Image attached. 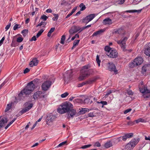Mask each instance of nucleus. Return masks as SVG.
<instances>
[{
    "label": "nucleus",
    "mask_w": 150,
    "mask_h": 150,
    "mask_svg": "<svg viewBox=\"0 0 150 150\" xmlns=\"http://www.w3.org/2000/svg\"><path fill=\"white\" fill-rule=\"evenodd\" d=\"M73 107V105L70 103L66 102L60 105L57 109V111L59 113L63 114L69 112Z\"/></svg>",
    "instance_id": "nucleus-1"
},
{
    "label": "nucleus",
    "mask_w": 150,
    "mask_h": 150,
    "mask_svg": "<svg viewBox=\"0 0 150 150\" xmlns=\"http://www.w3.org/2000/svg\"><path fill=\"white\" fill-rule=\"evenodd\" d=\"M35 88L33 81H31L28 83L26 87L22 90L19 94L20 96L30 94L34 90Z\"/></svg>",
    "instance_id": "nucleus-2"
},
{
    "label": "nucleus",
    "mask_w": 150,
    "mask_h": 150,
    "mask_svg": "<svg viewBox=\"0 0 150 150\" xmlns=\"http://www.w3.org/2000/svg\"><path fill=\"white\" fill-rule=\"evenodd\" d=\"M104 49L106 52V54L110 57L115 58L117 57L118 53L115 49L110 48L109 46H106L105 47Z\"/></svg>",
    "instance_id": "nucleus-3"
},
{
    "label": "nucleus",
    "mask_w": 150,
    "mask_h": 150,
    "mask_svg": "<svg viewBox=\"0 0 150 150\" xmlns=\"http://www.w3.org/2000/svg\"><path fill=\"white\" fill-rule=\"evenodd\" d=\"M90 67L89 65H86L83 66L81 71V74L79 77L80 80H82L84 79L87 76L90 74L89 71L88 69Z\"/></svg>",
    "instance_id": "nucleus-4"
},
{
    "label": "nucleus",
    "mask_w": 150,
    "mask_h": 150,
    "mask_svg": "<svg viewBox=\"0 0 150 150\" xmlns=\"http://www.w3.org/2000/svg\"><path fill=\"white\" fill-rule=\"evenodd\" d=\"M47 96V94L45 92L41 91H39L34 93L33 96V98L35 100L40 99L43 100L46 98Z\"/></svg>",
    "instance_id": "nucleus-5"
},
{
    "label": "nucleus",
    "mask_w": 150,
    "mask_h": 150,
    "mask_svg": "<svg viewBox=\"0 0 150 150\" xmlns=\"http://www.w3.org/2000/svg\"><path fill=\"white\" fill-rule=\"evenodd\" d=\"M143 60L142 57H138L135 58L133 61L129 64V66L133 68L136 66H138L141 64L143 62Z\"/></svg>",
    "instance_id": "nucleus-6"
},
{
    "label": "nucleus",
    "mask_w": 150,
    "mask_h": 150,
    "mask_svg": "<svg viewBox=\"0 0 150 150\" xmlns=\"http://www.w3.org/2000/svg\"><path fill=\"white\" fill-rule=\"evenodd\" d=\"M139 140L138 139H132L131 141L127 144L125 146V148L127 150L132 149L135 145L138 143Z\"/></svg>",
    "instance_id": "nucleus-7"
},
{
    "label": "nucleus",
    "mask_w": 150,
    "mask_h": 150,
    "mask_svg": "<svg viewBox=\"0 0 150 150\" xmlns=\"http://www.w3.org/2000/svg\"><path fill=\"white\" fill-rule=\"evenodd\" d=\"M140 92L144 94V98H148L150 96V90H148L146 87L144 86L142 88L139 87Z\"/></svg>",
    "instance_id": "nucleus-8"
},
{
    "label": "nucleus",
    "mask_w": 150,
    "mask_h": 150,
    "mask_svg": "<svg viewBox=\"0 0 150 150\" xmlns=\"http://www.w3.org/2000/svg\"><path fill=\"white\" fill-rule=\"evenodd\" d=\"M127 40V37H124L121 40L117 41V44L120 45L122 50L124 51H126V42Z\"/></svg>",
    "instance_id": "nucleus-9"
},
{
    "label": "nucleus",
    "mask_w": 150,
    "mask_h": 150,
    "mask_svg": "<svg viewBox=\"0 0 150 150\" xmlns=\"http://www.w3.org/2000/svg\"><path fill=\"white\" fill-rule=\"evenodd\" d=\"M52 84L51 82L50 81H46L42 84L41 88L42 90L46 91L50 88Z\"/></svg>",
    "instance_id": "nucleus-10"
},
{
    "label": "nucleus",
    "mask_w": 150,
    "mask_h": 150,
    "mask_svg": "<svg viewBox=\"0 0 150 150\" xmlns=\"http://www.w3.org/2000/svg\"><path fill=\"white\" fill-rule=\"evenodd\" d=\"M96 16V15L95 14H90L84 18L83 19V21L84 23H87L92 20Z\"/></svg>",
    "instance_id": "nucleus-11"
},
{
    "label": "nucleus",
    "mask_w": 150,
    "mask_h": 150,
    "mask_svg": "<svg viewBox=\"0 0 150 150\" xmlns=\"http://www.w3.org/2000/svg\"><path fill=\"white\" fill-rule=\"evenodd\" d=\"M107 66L108 69L110 71H113L115 74L117 73V70L116 69L115 64L112 62H108Z\"/></svg>",
    "instance_id": "nucleus-12"
},
{
    "label": "nucleus",
    "mask_w": 150,
    "mask_h": 150,
    "mask_svg": "<svg viewBox=\"0 0 150 150\" xmlns=\"http://www.w3.org/2000/svg\"><path fill=\"white\" fill-rule=\"evenodd\" d=\"M8 121V120L6 116H0V128L3 127Z\"/></svg>",
    "instance_id": "nucleus-13"
},
{
    "label": "nucleus",
    "mask_w": 150,
    "mask_h": 150,
    "mask_svg": "<svg viewBox=\"0 0 150 150\" xmlns=\"http://www.w3.org/2000/svg\"><path fill=\"white\" fill-rule=\"evenodd\" d=\"M25 106L26 107L21 111V114L29 111L32 107L33 104L32 103H26L25 104Z\"/></svg>",
    "instance_id": "nucleus-14"
},
{
    "label": "nucleus",
    "mask_w": 150,
    "mask_h": 150,
    "mask_svg": "<svg viewBox=\"0 0 150 150\" xmlns=\"http://www.w3.org/2000/svg\"><path fill=\"white\" fill-rule=\"evenodd\" d=\"M144 53L146 56L150 57V43L145 45Z\"/></svg>",
    "instance_id": "nucleus-15"
},
{
    "label": "nucleus",
    "mask_w": 150,
    "mask_h": 150,
    "mask_svg": "<svg viewBox=\"0 0 150 150\" xmlns=\"http://www.w3.org/2000/svg\"><path fill=\"white\" fill-rule=\"evenodd\" d=\"M55 117L53 115H50L47 116V119L46 121L47 124L49 125H52V122L54 119Z\"/></svg>",
    "instance_id": "nucleus-16"
},
{
    "label": "nucleus",
    "mask_w": 150,
    "mask_h": 150,
    "mask_svg": "<svg viewBox=\"0 0 150 150\" xmlns=\"http://www.w3.org/2000/svg\"><path fill=\"white\" fill-rule=\"evenodd\" d=\"M38 63V60L36 58H34L29 63V66L30 67H33L34 66H37Z\"/></svg>",
    "instance_id": "nucleus-17"
},
{
    "label": "nucleus",
    "mask_w": 150,
    "mask_h": 150,
    "mask_svg": "<svg viewBox=\"0 0 150 150\" xmlns=\"http://www.w3.org/2000/svg\"><path fill=\"white\" fill-rule=\"evenodd\" d=\"M133 134L132 133H129L125 134L122 137V139L124 141H125L128 138H131L132 137Z\"/></svg>",
    "instance_id": "nucleus-18"
},
{
    "label": "nucleus",
    "mask_w": 150,
    "mask_h": 150,
    "mask_svg": "<svg viewBox=\"0 0 150 150\" xmlns=\"http://www.w3.org/2000/svg\"><path fill=\"white\" fill-rule=\"evenodd\" d=\"M68 117L70 118L71 117H74L76 114V111L74 109H73L72 108L69 112H68Z\"/></svg>",
    "instance_id": "nucleus-19"
},
{
    "label": "nucleus",
    "mask_w": 150,
    "mask_h": 150,
    "mask_svg": "<svg viewBox=\"0 0 150 150\" xmlns=\"http://www.w3.org/2000/svg\"><path fill=\"white\" fill-rule=\"evenodd\" d=\"M72 70H70L67 71L64 75V77L65 79L71 77L72 76Z\"/></svg>",
    "instance_id": "nucleus-20"
},
{
    "label": "nucleus",
    "mask_w": 150,
    "mask_h": 150,
    "mask_svg": "<svg viewBox=\"0 0 150 150\" xmlns=\"http://www.w3.org/2000/svg\"><path fill=\"white\" fill-rule=\"evenodd\" d=\"M103 23L105 25H110L112 23V20L109 18H107L104 19Z\"/></svg>",
    "instance_id": "nucleus-21"
},
{
    "label": "nucleus",
    "mask_w": 150,
    "mask_h": 150,
    "mask_svg": "<svg viewBox=\"0 0 150 150\" xmlns=\"http://www.w3.org/2000/svg\"><path fill=\"white\" fill-rule=\"evenodd\" d=\"M150 67L149 64L145 65L142 68V72L143 74H144L148 69L149 67Z\"/></svg>",
    "instance_id": "nucleus-22"
},
{
    "label": "nucleus",
    "mask_w": 150,
    "mask_h": 150,
    "mask_svg": "<svg viewBox=\"0 0 150 150\" xmlns=\"http://www.w3.org/2000/svg\"><path fill=\"white\" fill-rule=\"evenodd\" d=\"M105 30V28L100 29V30L94 32L92 36H96L102 33Z\"/></svg>",
    "instance_id": "nucleus-23"
},
{
    "label": "nucleus",
    "mask_w": 150,
    "mask_h": 150,
    "mask_svg": "<svg viewBox=\"0 0 150 150\" xmlns=\"http://www.w3.org/2000/svg\"><path fill=\"white\" fill-rule=\"evenodd\" d=\"M73 28H74L75 32L76 33L78 31L79 32H81L83 30V28H81L79 26H73Z\"/></svg>",
    "instance_id": "nucleus-24"
},
{
    "label": "nucleus",
    "mask_w": 150,
    "mask_h": 150,
    "mask_svg": "<svg viewBox=\"0 0 150 150\" xmlns=\"http://www.w3.org/2000/svg\"><path fill=\"white\" fill-rule=\"evenodd\" d=\"M104 146L106 148H108L112 146V143L110 141H108L105 143Z\"/></svg>",
    "instance_id": "nucleus-25"
},
{
    "label": "nucleus",
    "mask_w": 150,
    "mask_h": 150,
    "mask_svg": "<svg viewBox=\"0 0 150 150\" xmlns=\"http://www.w3.org/2000/svg\"><path fill=\"white\" fill-rule=\"evenodd\" d=\"M89 109L87 108H82L80 110V112L81 114H84L87 112L89 111Z\"/></svg>",
    "instance_id": "nucleus-26"
},
{
    "label": "nucleus",
    "mask_w": 150,
    "mask_h": 150,
    "mask_svg": "<svg viewBox=\"0 0 150 150\" xmlns=\"http://www.w3.org/2000/svg\"><path fill=\"white\" fill-rule=\"evenodd\" d=\"M12 105V103L7 104L5 110V112H7L11 108Z\"/></svg>",
    "instance_id": "nucleus-27"
},
{
    "label": "nucleus",
    "mask_w": 150,
    "mask_h": 150,
    "mask_svg": "<svg viewBox=\"0 0 150 150\" xmlns=\"http://www.w3.org/2000/svg\"><path fill=\"white\" fill-rule=\"evenodd\" d=\"M142 10H127L125 11V12H128L129 13H132L134 12H138L140 13L141 11Z\"/></svg>",
    "instance_id": "nucleus-28"
},
{
    "label": "nucleus",
    "mask_w": 150,
    "mask_h": 150,
    "mask_svg": "<svg viewBox=\"0 0 150 150\" xmlns=\"http://www.w3.org/2000/svg\"><path fill=\"white\" fill-rule=\"evenodd\" d=\"M79 41V40H76L74 41L73 43V46L71 48L72 49H74L76 46L78 45Z\"/></svg>",
    "instance_id": "nucleus-29"
},
{
    "label": "nucleus",
    "mask_w": 150,
    "mask_h": 150,
    "mask_svg": "<svg viewBox=\"0 0 150 150\" xmlns=\"http://www.w3.org/2000/svg\"><path fill=\"white\" fill-rule=\"evenodd\" d=\"M123 31L122 29V28H120L117 30H116L115 31V33L116 34H121L123 33Z\"/></svg>",
    "instance_id": "nucleus-30"
},
{
    "label": "nucleus",
    "mask_w": 150,
    "mask_h": 150,
    "mask_svg": "<svg viewBox=\"0 0 150 150\" xmlns=\"http://www.w3.org/2000/svg\"><path fill=\"white\" fill-rule=\"evenodd\" d=\"M44 31V30L43 29H41L38 32V33L36 35V37L37 38H38L41 35L42 33Z\"/></svg>",
    "instance_id": "nucleus-31"
},
{
    "label": "nucleus",
    "mask_w": 150,
    "mask_h": 150,
    "mask_svg": "<svg viewBox=\"0 0 150 150\" xmlns=\"http://www.w3.org/2000/svg\"><path fill=\"white\" fill-rule=\"evenodd\" d=\"M44 31V30L43 29H41L38 32V33L36 35V37L37 38H38L41 35L42 33Z\"/></svg>",
    "instance_id": "nucleus-32"
},
{
    "label": "nucleus",
    "mask_w": 150,
    "mask_h": 150,
    "mask_svg": "<svg viewBox=\"0 0 150 150\" xmlns=\"http://www.w3.org/2000/svg\"><path fill=\"white\" fill-rule=\"evenodd\" d=\"M96 60L98 66L99 67L100 65V61L99 59V56L98 55H97L96 56Z\"/></svg>",
    "instance_id": "nucleus-33"
},
{
    "label": "nucleus",
    "mask_w": 150,
    "mask_h": 150,
    "mask_svg": "<svg viewBox=\"0 0 150 150\" xmlns=\"http://www.w3.org/2000/svg\"><path fill=\"white\" fill-rule=\"evenodd\" d=\"M79 6L81 8L80 11H83L86 9L85 5L83 3L81 4Z\"/></svg>",
    "instance_id": "nucleus-34"
},
{
    "label": "nucleus",
    "mask_w": 150,
    "mask_h": 150,
    "mask_svg": "<svg viewBox=\"0 0 150 150\" xmlns=\"http://www.w3.org/2000/svg\"><path fill=\"white\" fill-rule=\"evenodd\" d=\"M65 39V36L64 35H63L61 38V41H60V43L62 44H64V41Z\"/></svg>",
    "instance_id": "nucleus-35"
},
{
    "label": "nucleus",
    "mask_w": 150,
    "mask_h": 150,
    "mask_svg": "<svg viewBox=\"0 0 150 150\" xmlns=\"http://www.w3.org/2000/svg\"><path fill=\"white\" fill-rule=\"evenodd\" d=\"M21 26L20 25L18 24H15L13 27V29L14 30H16L18 28H20Z\"/></svg>",
    "instance_id": "nucleus-36"
},
{
    "label": "nucleus",
    "mask_w": 150,
    "mask_h": 150,
    "mask_svg": "<svg viewBox=\"0 0 150 150\" xmlns=\"http://www.w3.org/2000/svg\"><path fill=\"white\" fill-rule=\"evenodd\" d=\"M69 33L71 35H72L76 33L74 28H73V26L69 30Z\"/></svg>",
    "instance_id": "nucleus-37"
},
{
    "label": "nucleus",
    "mask_w": 150,
    "mask_h": 150,
    "mask_svg": "<svg viewBox=\"0 0 150 150\" xmlns=\"http://www.w3.org/2000/svg\"><path fill=\"white\" fill-rule=\"evenodd\" d=\"M53 15H54V17H53L52 18V20L54 21H57L58 18V14H54Z\"/></svg>",
    "instance_id": "nucleus-38"
},
{
    "label": "nucleus",
    "mask_w": 150,
    "mask_h": 150,
    "mask_svg": "<svg viewBox=\"0 0 150 150\" xmlns=\"http://www.w3.org/2000/svg\"><path fill=\"white\" fill-rule=\"evenodd\" d=\"M98 103H101L102 104V107L103 108V107L104 105H106L107 104V102L105 101H101L100 102H97Z\"/></svg>",
    "instance_id": "nucleus-39"
},
{
    "label": "nucleus",
    "mask_w": 150,
    "mask_h": 150,
    "mask_svg": "<svg viewBox=\"0 0 150 150\" xmlns=\"http://www.w3.org/2000/svg\"><path fill=\"white\" fill-rule=\"evenodd\" d=\"M28 32V30H24L22 32V33L23 36L25 37L26 36Z\"/></svg>",
    "instance_id": "nucleus-40"
},
{
    "label": "nucleus",
    "mask_w": 150,
    "mask_h": 150,
    "mask_svg": "<svg viewBox=\"0 0 150 150\" xmlns=\"http://www.w3.org/2000/svg\"><path fill=\"white\" fill-rule=\"evenodd\" d=\"M48 17L47 16L43 15L41 16L40 17V19H42L44 21H45L47 20V19L48 18Z\"/></svg>",
    "instance_id": "nucleus-41"
},
{
    "label": "nucleus",
    "mask_w": 150,
    "mask_h": 150,
    "mask_svg": "<svg viewBox=\"0 0 150 150\" xmlns=\"http://www.w3.org/2000/svg\"><path fill=\"white\" fill-rule=\"evenodd\" d=\"M67 141H64L63 142H61L60 144H59L57 146V147H59L62 146L65 144L67 143Z\"/></svg>",
    "instance_id": "nucleus-42"
},
{
    "label": "nucleus",
    "mask_w": 150,
    "mask_h": 150,
    "mask_svg": "<svg viewBox=\"0 0 150 150\" xmlns=\"http://www.w3.org/2000/svg\"><path fill=\"white\" fill-rule=\"evenodd\" d=\"M46 25V23L45 22H41V23L38 24L36 26V27H38L39 26H41V25H43L44 26H45Z\"/></svg>",
    "instance_id": "nucleus-43"
},
{
    "label": "nucleus",
    "mask_w": 150,
    "mask_h": 150,
    "mask_svg": "<svg viewBox=\"0 0 150 150\" xmlns=\"http://www.w3.org/2000/svg\"><path fill=\"white\" fill-rule=\"evenodd\" d=\"M69 94L67 92H65L62 94H61V96L62 98H64L67 97L68 95Z\"/></svg>",
    "instance_id": "nucleus-44"
},
{
    "label": "nucleus",
    "mask_w": 150,
    "mask_h": 150,
    "mask_svg": "<svg viewBox=\"0 0 150 150\" xmlns=\"http://www.w3.org/2000/svg\"><path fill=\"white\" fill-rule=\"evenodd\" d=\"M91 146V144H88V145H85L81 147V148H82L83 149H86V148H88V147H90Z\"/></svg>",
    "instance_id": "nucleus-45"
},
{
    "label": "nucleus",
    "mask_w": 150,
    "mask_h": 150,
    "mask_svg": "<svg viewBox=\"0 0 150 150\" xmlns=\"http://www.w3.org/2000/svg\"><path fill=\"white\" fill-rule=\"evenodd\" d=\"M23 40V38L21 37H19L17 38V41L18 42H21Z\"/></svg>",
    "instance_id": "nucleus-46"
},
{
    "label": "nucleus",
    "mask_w": 150,
    "mask_h": 150,
    "mask_svg": "<svg viewBox=\"0 0 150 150\" xmlns=\"http://www.w3.org/2000/svg\"><path fill=\"white\" fill-rule=\"evenodd\" d=\"M14 122L12 120L5 127V129H7Z\"/></svg>",
    "instance_id": "nucleus-47"
},
{
    "label": "nucleus",
    "mask_w": 150,
    "mask_h": 150,
    "mask_svg": "<svg viewBox=\"0 0 150 150\" xmlns=\"http://www.w3.org/2000/svg\"><path fill=\"white\" fill-rule=\"evenodd\" d=\"M14 122L12 120L5 127V129H7Z\"/></svg>",
    "instance_id": "nucleus-48"
},
{
    "label": "nucleus",
    "mask_w": 150,
    "mask_h": 150,
    "mask_svg": "<svg viewBox=\"0 0 150 150\" xmlns=\"http://www.w3.org/2000/svg\"><path fill=\"white\" fill-rule=\"evenodd\" d=\"M94 146L100 147V144L98 142H96L94 144Z\"/></svg>",
    "instance_id": "nucleus-49"
},
{
    "label": "nucleus",
    "mask_w": 150,
    "mask_h": 150,
    "mask_svg": "<svg viewBox=\"0 0 150 150\" xmlns=\"http://www.w3.org/2000/svg\"><path fill=\"white\" fill-rule=\"evenodd\" d=\"M36 38V36H34L33 37H32L31 39L30 40V41H35L37 40Z\"/></svg>",
    "instance_id": "nucleus-50"
},
{
    "label": "nucleus",
    "mask_w": 150,
    "mask_h": 150,
    "mask_svg": "<svg viewBox=\"0 0 150 150\" xmlns=\"http://www.w3.org/2000/svg\"><path fill=\"white\" fill-rule=\"evenodd\" d=\"M132 110V109L131 108L125 110L124 112V114H126L129 112H130Z\"/></svg>",
    "instance_id": "nucleus-51"
},
{
    "label": "nucleus",
    "mask_w": 150,
    "mask_h": 150,
    "mask_svg": "<svg viewBox=\"0 0 150 150\" xmlns=\"http://www.w3.org/2000/svg\"><path fill=\"white\" fill-rule=\"evenodd\" d=\"M90 99L89 98H86L84 100V103H85L88 104L90 102Z\"/></svg>",
    "instance_id": "nucleus-52"
},
{
    "label": "nucleus",
    "mask_w": 150,
    "mask_h": 150,
    "mask_svg": "<svg viewBox=\"0 0 150 150\" xmlns=\"http://www.w3.org/2000/svg\"><path fill=\"white\" fill-rule=\"evenodd\" d=\"M5 39V38L3 37L0 40V46L3 44V42Z\"/></svg>",
    "instance_id": "nucleus-53"
},
{
    "label": "nucleus",
    "mask_w": 150,
    "mask_h": 150,
    "mask_svg": "<svg viewBox=\"0 0 150 150\" xmlns=\"http://www.w3.org/2000/svg\"><path fill=\"white\" fill-rule=\"evenodd\" d=\"M11 25V23H9L8 25H7L5 27V29H6V31H7L8 30L9 28L10 27Z\"/></svg>",
    "instance_id": "nucleus-54"
},
{
    "label": "nucleus",
    "mask_w": 150,
    "mask_h": 150,
    "mask_svg": "<svg viewBox=\"0 0 150 150\" xmlns=\"http://www.w3.org/2000/svg\"><path fill=\"white\" fill-rule=\"evenodd\" d=\"M30 71V69H29L28 68H26L23 71V73L24 74H26L28 72Z\"/></svg>",
    "instance_id": "nucleus-55"
},
{
    "label": "nucleus",
    "mask_w": 150,
    "mask_h": 150,
    "mask_svg": "<svg viewBox=\"0 0 150 150\" xmlns=\"http://www.w3.org/2000/svg\"><path fill=\"white\" fill-rule=\"evenodd\" d=\"M125 0H120L119 1L118 4H122L124 3Z\"/></svg>",
    "instance_id": "nucleus-56"
},
{
    "label": "nucleus",
    "mask_w": 150,
    "mask_h": 150,
    "mask_svg": "<svg viewBox=\"0 0 150 150\" xmlns=\"http://www.w3.org/2000/svg\"><path fill=\"white\" fill-rule=\"evenodd\" d=\"M46 12L47 13H52V10L50 8H49L48 9H47L46 11Z\"/></svg>",
    "instance_id": "nucleus-57"
},
{
    "label": "nucleus",
    "mask_w": 150,
    "mask_h": 150,
    "mask_svg": "<svg viewBox=\"0 0 150 150\" xmlns=\"http://www.w3.org/2000/svg\"><path fill=\"white\" fill-rule=\"evenodd\" d=\"M5 83L6 82H4L1 84V85H0V90L5 85Z\"/></svg>",
    "instance_id": "nucleus-58"
},
{
    "label": "nucleus",
    "mask_w": 150,
    "mask_h": 150,
    "mask_svg": "<svg viewBox=\"0 0 150 150\" xmlns=\"http://www.w3.org/2000/svg\"><path fill=\"white\" fill-rule=\"evenodd\" d=\"M55 29V28H51L50 30L49 31V32L52 33L54 31Z\"/></svg>",
    "instance_id": "nucleus-59"
},
{
    "label": "nucleus",
    "mask_w": 150,
    "mask_h": 150,
    "mask_svg": "<svg viewBox=\"0 0 150 150\" xmlns=\"http://www.w3.org/2000/svg\"><path fill=\"white\" fill-rule=\"evenodd\" d=\"M127 93L129 95H132L133 94V93L131 90H129L127 91Z\"/></svg>",
    "instance_id": "nucleus-60"
},
{
    "label": "nucleus",
    "mask_w": 150,
    "mask_h": 150,
    "mask_svg": "<svg viewBox=\"0 0 150 150\" xmlns=\"http://www.w3.org/2000/svg\"><path fill=\"white\" fill-rule=\"evenodd\" d=\"M142 119H140L135 120V122L137 123H138L140 122H142Z\"/></svg>",
    "instance_id": "nucleus-61"
},
{
    "label": "nucleus",
    "mask_w": 150,
    "mask_h": 150,
    "mask_svg": "<svg viewBox=\"0 0 150 150\" xmlns=\"http://www.w3.org/2000/svg\"><path fill=\"white\" fill-rule=\"evenodd\" d=\"M127 124L129 125H132L134 124V123L133 122L130 121L128 122Z\"/></svg>",
    "instance_id": "nucleus-62"
},
{
    "label": "nucleus",
    "mask_w": 150,
    "mask_h": 150,
    "mask_svg": "<svg viewBox=\"0 0 150 150\" xmlns=\"http://www.w3.org/2000/svg\"><path fill=\"white\" fill-rule=\"evenodd\" d=\"M30 21L29 18H27L25 21V23L26 24H28Z\"/></svg>",
    "instance_id": "nucleus-63"
},
{
    "label": "nucleus",
    "mask_w": 150,
    "mask_h": 150,
    "mask_svg": "<svg viewBox=\"0 0 150 150\" xmlns=\"http://www.w3.org/2000/svg\"><path fill=\"white\" fill-rule=\"evenodd\" d=\"M145 139L146 140H149L150 141V137L149 136L147 137L146 136H145Z\"/></svg>",
    "instance_id": "nucleus-64"
}]
</instances>
